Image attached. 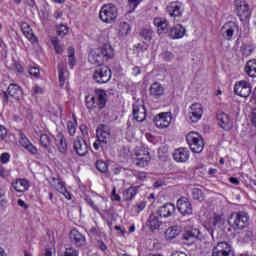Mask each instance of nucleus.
I'll return each mask as SVG.
<instances>
[{
  "instance_id": "f257e3e1",
  "label": "nucleus",
  "mask_w": 256,
  "mask_h": 256,
  "mask_svg": "<svg viewBox=\"0 0 256 256\" xmlns=\"http://www.w3.org/2000/svg\"><path fill=\"white\" fill-rule=\"evenodd\" d=\"M111 57H113V47L105 44L103 47L92 50L88 56V61L92 65H103Z\"/></svg>"
},
{
  "instance_id": "f03ea898",
  "label": "nucleus",
  "mask_w": 256,
  "mask_h": 256,
  "mask_svg": "<svg viewBox=\"0 0 256 256\" xmlns=\"http://www.w3.org/2000/svg\"><path fill=\"white\" fill-rule=\"evenodd\" d=\"M105 105H107V93L105 90H96L93 95L86 97V107L90 111L104 109Z\"/></svg>"
},
{
  "instance_id": "7ed1b4c3",
  "label": "nucleus",
  "mask_w": 256,
  "mask_h": 256,
  "mask_svg": "<svg viewBox=\"0 0 256 256\" xmlns=\"http://www.w3.org/2000/svg\"><path fill=\"white\" fill-rule=\"evenodd\" d=\"M229 225L235 231H242L249 225V214L245 211L233 212L230 216Z\"/></svg>"
},
{
  "instance_id": "20e7f679",
  "label": "nucleus",
  "mask_w": 256,
  "mask_h": 256,
  "mask_svg": "<svg viewBox=\"0 0 256 256\" xmlns=\"http://www.w3.org/2000/svg\"><path fill=\"white\" fill-rule=\"evenodd\" d=\"M119 15V10H117V6L113 4H104L99 12V18L103 21V23H115L117 21V17Z\"/></svg>"
},
{
  "instance_id": "39448f33",
  "label": "nucleus",
  "mask_w": 256,
  "mask_h": 256,
  "mask_svg": "<svg viewBox=\"0 0 256 256\" xmlns=\"http://www.w3.org/2000/svg\"><path fill=\"white\" fill-rule=\"evenodd\" d=\"M186 141L192 151V153H201L205 149V142L203 137L197 132H190L186 135Z\"/></svg>"
},
{
  "instance_id": "423d86ee",
  "label": "nucleus",
  "mask_w": 256,
  "mask_h": 256,
  "mask_svg": "<svg viewBox=\"0 0 256 256\" xmlns=\"http://www.w3.org/2000/svg\"><path fill=\"white\" fill-rule=\"evenodd\" d=\"M234 7L240 21H249L251 17V10L249 9V3L245 0H234Z\"/></svg>"
},
{
  "instance_id": "0eeeda50",
  "label": "nucleus",
  "mask_w": 256,
  "mask_h": 256,
  "mask_svg": "<svg viewBox=\"0 0 256 256\" xmlns=\"http://www.w3.org/2000/svg\"><path fill=\"white\" fill-rule=\"evenodd\" d=\"M93 79L100 85L109 83L111 81V69L107 66H98L93 73Z\"/></svg>"
},
{
  "instance_id": "6e6552de",
  "label": "nucleus",
  "mask_w": 256,
  "mask_h": 256,
  "mask_svg": "<svg viewBox=\"0 0 256 256\" xmlns=\"http://www.w3.org/2000/svg\"><path fill=\"white\" fill-rule=\"evenodd\" d=\"M225 225V217L223 215L214 214L208 221L205 222V227L209 229L210 235H215V229H221Z\"/></svg>"
},
{
  "instance_id": "1a4fd4ad",
  "label": "nucleus",
  "mask_w": 256,
  "mask_h": 256,
  "mask_svg": "<svg viewBox=\"0 0 256 256\" xmlns=\"http://www.w3.org/2000/svg\"><path fill=\"white\" fill-rule=\"evenodd\" d=\"M172 119L171 112H162L154 117V123L157 129H167L171 125Z\"/></svg>"
},
{
  "instance_id": "9d476101",
  "label": "nucleus",
  "mask_w": 256,
  "mask_h": 256,
  "mask_svg": "<svg viewBox=\"0 0 256 256\" xmlns=\"http://www.w3.org/2000/svg\"><path fill=\"white\" fill-rule=\"evenodd\" d=\"M234 93L239 97H249V95H251V83L246 80L236 82L234 85Z\"/></svg>"
},
{
  "instance_id": "9b49d317",
  "label": "nucleus",
  "mask_w": 256,
  "mask_h": 256,
  "mask_svg": "<svg viewBox=\"0 0 256 256\" xmlns=\"http://www.w3.org/2000/svg\"><path fill=\"white\" fill-rule=\"evenodd\" d=\"M237 31H239V25L233 21L226 22L221 28L222 36L226 41H231Z\"/></svg>"
},
{
  "instance_id": "f8f14e48",
  "label": "nucleus",
  "mask_w": 256,
  "mask_h": 256,
  "mask_svg": "<svg viewBox=\"0 0 256 256\" xmlns=\"http://www.w3.org/2000/svg\"><path fill=\"white\" fill-rule=\"evenodd\" d=\"M188 117L191 123L201 121V117H203V106L199 103L192 104L188 110Z\"/></svg>"
},
{
  "instance_id": "ddd939ff",
  "label": "nucleus",
  "mask_w": 256,
  "mask_h": 256,
  "mask_svg": "<svg viewBox=\"0 0 256 256\" xmlns=\"http://www.w3.org/2000/svg\"><path fill=\"white\" fill-rule=\"evenodd\" d=\"M151 161V155L149 154V149L141 148L136 151V165L138 167H147Z\"/></svg>"
},
{
  "instance_id": "4468645a",
  "label": "nucleus",
  "mask_w": 256,
  "mask_h": 256,
  "mask_svg": "<svg viewBox=\"0 0 256 256\" xmlns=\"http://www.w3.org/2000/svg\"><path fill=\"white\" fill-rule=\"evenodd\" d=\"M190 156L191 152L185 147L177 148L172 153V157L176 163H187Z\"/></svg>"
},
{
  "instance_id": "2eb2a0df",
  "label": "nucleus",
  "mask_w": 256,
  "mask_h": 256,
  "mask_svg": "<svg viewBox=\"0 0 256 256\" xmlns=\"http://www.w3.org/2000/svg\"><path fill=\"white\" fill-rule=\"evenodd\" d=\"M177 209L181 215L189 216L193 214V205L189 199L182 197L177 201Z\"/></svg>"
},
{
  "instance_id": "dca6fc26",
  "label": "nucleus",
  "mask_w": 256,
  "mask_h": 256,
  "mask_svg": "<svg viewBox=\"0 0 256 256\" xmlns=\"http://www.w3.org/2000/svg\"><path fill=\"white\" fill-rule=\"evenodd\" d=\"M96 137L99 143L107 145L111 141V130L105 125H100L96 130Z\"/></svg>"
},
{
  "instance_id": "f3484780",
  "label": "nucleus",
  "mask_w": 256,
  "mask_h": 256,
  "mask_svg": "<svg viewBox=\"0 0 256 256\" xmlns=\"http://www.w3.org/2000/svg\"><path fill=\"white\" fill-rule=\"evenodd\" d=\"M231 255V245L227 242H218L212 249V256H229Z\"/></svg>"
},
{
  "instance_id": "a211bd4d",
  "label": "nucleus",
  "mask_w": 256,
  "mask_h": 256,
  "mask_svg": "<svg viewBox=\"0 0 256 256\" xmlns=\"http://www.w3.org/2000/svg\"><path fill=\"white\" fill-rule=\"evenodd\" d=\"M74 151L80 157H85L89 153V145H87V142L83 138L77 137L74 141Z\"/></svg>"
},
{
  "instance_id": "6ab92c4d",
  "label": "nucleus",
  "mask_w": 256,
  "mask_h": 256,
  "mask_svg": "<svg viewBox=\"0 0 256 256\" xmlns=\"http://www.w3.org/2000/svg\"><path fill=\"white\" fill-rule=\"evenodd\" d=\"M162 226L163 221H161V216H158L157 214H150L146 222V227H148V229L153 232L159 231Z\"/></svg>"
},
{
  "instance_id": "aec40b11",
  "label": "nucleus",
  "mask_w": 256,
  "mask_h": 256,
  "mask_svg": "<svg viewBox=\"0 0 256 256\" xmlns=\"http://www.w3.org/2000/svg\"><path fill=\"white\" fill-rule=\"evenodd\" d=\"M140 37L143 39L144 44H138L137 49L139 51H147V49H149V43H151L153 39V31L144 29L140 32Z\"/></svg>"
},
{
  "instance_id": "412c9836",
  "label": "nucleus",
  "mask_w": 256,
  "mask_h": 256,
  "mask_svg": "<svg viewBox=\"0 0 256 256\" xmlns=\"http://www.w3.org/2000/svg\"><path fill=\"white\" fill-rule=\"evenodd\" d=\"M217 119L218 125H220L224 131H231V129H233V120L229 119V115L220 112L217 115Z\"/></svg>"
},
{
  "instance_id": "4be33fe9",
  "label": "nucleus",
  "mask_w": 256,
  "mask_h": 256,
  "mask_svg": "<svg viewBox=\"0 0 256 256\" xmlns=\"http://www.w3.org/2000/svg\"><path fill=\"white\" fill-rule=\"evenodd\" d=\"M29 181L27 179L19 178L12 182V188L16 193H25V191H29Z\"/></svg>"
},
{
  "instance_id": "5701e85b",
  "label": "nucleus",
  "mask_w": 256,
  "mask_h": 256,
  "mask_svg": "<svg viewBox=\"0 0 256 256\" xmlns=\"http://www.w3.org/2000/svg\"><path fill=\"white\" fill-rule=\"evenodd\" d=\"M133 115L136 121H138L139 123H143V121L147 117V110L145 109V106L138 103L134 104Z\"/></svg>"
},
{
  "instance_id": "b1692460",
  "label": "nucleus",
  "mask_w": 256,
  "mask_h": 256,
  "mask_svg": "<svg viewBox=\"0 0 256 256\" xmlns=\"http://www.w3.org/2000/svg\"><path fill=\"white\" fill-rule=\"evenodd\" d=\"M69 237L77 247H85L87 239L77 229L71 230Z\"/></svg>"
},
{
  "instance_id": "393cba45",
  "label": "nucleus",
  "mask_w": 256,
  "mask_h": 256,
  "mask_svg": "<svg viewBox=\"0 0 256 256\" xmlns=\"http://www.w3.org/2000/svg\"><path fill=\"white\" fill-rule=\"evenodd\" d=\"M22 33L32 43V45H37L39 43V40L37 39V36L33 34V29H31V26L27 23H22L21 25Z\"/></svg>"
},
{
  "instance_id": "a878e982",
  "label": "nucleus",
  "mask_w": 256,
  "mask_h": 256,
  "mask_svg": "<svg viewBox=\"0 0 256 256\" xmlns=\"http://www.w3.org/2000/svg\"><path fill=\"white\" fill-rule=\"evenodd\" d=\"M20 145H22V147L26 149V151L31 153V155H37L39 153L37 147H35V145L31 143V141L29 140V138H27V136H25V134L20 135Z\"/></svg>"
},
{
  "instance_id": "bb28decb",
  "label": "nucleus",
  "mask_w": 256,
  "mask_h": 256,
  "mask_svg": "<svg viewBox=\"0 0 256 256\" xmlns=\"http://www.w3.org/2000/svg\"><path fill=\"white\" fill-rule=\"evenodd\" d=\"M187 30H185V27L181 24H176L169 30V37L171 39H183L185 37V33Z\"/></svg>"
},
{
  "instance_id": "cd10ccee",
  "label": "nucleus",
  "mask_w": 256,
  "mask_h": 256,
  "mask_svg": "<svg viewBox=\"0 0 256 256\" xmlns=\"http://www.w3.org/2000/svg\"><path fill=\"white\" fill-rule=\"evenodd\" d=\"M170 17H181L183 15V4L181 2H172L167 7Z\"/></svg>"
},
{
  "instance_id": "c85d7f7f",
  "label": "nucleus",
  "mask_w": 256,
  "mask_h": 256,
  "mask_svg": "<svg viewBox=\"0 0 256 256\" xmlns=\"http://www.w3.org/2000/svg\"><path fill=\"white\" fill-rule=\"evenodd\" d=\"M175 213V205L172 203H167L164 206L160 207L158 210V215L160 218L167 219V217H171Z\"/></svg>"
},
{
  "instance_id": "c756f323",
  "label": "nucleus",
  "mask_w": 256,
  "mask_h": 256,
  "mask_svg": "<svg viewBox=\"0 0 256 256\" xmlns=\"http://www.w3.org/2000/svg\"><path fill=\"white\" fill-rule=\"evenodd\" d=\"M164 235L167 241H173V239H177L181 235V228L179 226H170L166 229Z\"/></svg>"
},
{
  "instance_id": "7c9ffc66",
  "label": "nucleus",
  "mask_w": 256,
  "mask_h": 256,
  "mask_svg": "<svg viewBox=\"0 0 256 256\" xmlns=\"http://www.w3.org/2000/svg\"><path fill=\"white\" fill-rule=\"evenodd\" d=\"M164 93L165 88L163 87V85H161V83L155 82L150 86V95L152 97H155L157 99L159 97H163Z\"/></svg>"
},
{
  "instance_id": "2f4dec72",
  "label": "nucleus",
  "mask_w": 256,
  "mask_h": 256,
  "mask_svg": "<svg viewBox=\"0 0 256 256\" xmlns=\"http://www.w3.org/2000/svg\"><path fill=\"white\" fill-rule=\"evenodd\" d=\"M8 95L13 97V99H21L23 96V89L17 84H10L8 86Z\"/></svg>"
},
{
  "instance_id": "473e14b6",
  "label": "nucleus",
  "mask_w": 256,
  "mask_h": 256,
  "mask_svg": "<svg viewBox=\"0 0 256 256\" xmlns=\"http://www.w3.org/2000/svg\"><path fill=\"white\" fill-rule=\"evenodd\" d=\"M55 145L62 154L67 153V141L65 140V136L59 133L55 138Z\"/></svg>"
},
{
  "instance_id": "72a5a7b5",
  "label": "nucleus",
  "mask_w": 256,
  "mask_h": 256,
  "mask_svg": "<svg viewBox=\"0 0 256 256\" xmlns=\"http://www.w3.org/2000/svg\"><path fill=\"white\" fill-rule=\"evenodd\" d=\"M154 25L155 27H157L159 35H161V33H165V31H167V28L169 27V22H167L164 18H155Z\"/></svg>"
},
{
  "instance_id": "f704fd0d",
  "label": "nucleus",
  "mask_w": 256,
  "mask_h": 256,
  "mask_svg": "<svg viewBox=\"0 0 256 256\" xmlns=\"http://www.w3.org/2000/svg\"><path fill=\"white\" fill-rule=\"evenodd\" d=\"M200 234L201 232L197 228L187 229L183 234V239L184 241H193V239H197Z\"/></svg>"
},
{
  "instance_id": "c9c22d12",
  "label": "nucleus",
  "mask_w": 256,
  "mask_h": 256,
  "mask_svg": "<svg viewBox=\"0 0 256 256\" xmlns=\"http://www.w3.org/2000/svg\"><path fill=\"white\" fill-rule=\"evenodd\" d=\"M40 145L48 153H53V150H51V137L48 134H42L40 136Z\"/></svg>"
},
{
  "instance_id": "e433bc0d",
  "label": "nucleus",
  "mask_w": 256,
  "mask_h": 256,
  "mask_svg": "<svg viewBox=\"0 0 256 256\" xmlns=\"http://www.w3.org/2000/svg\"><path fill=\"white\" fill-rule=\"evenodd\" d=\"M131 32V25L127 22H121L118 26V33L120 37H127Z\"/></svg>"
},
{
  "instance_id": "4c0bfd02",
  "label": "nucleus",
  "mask_w": 256,
  "mask_h": 256,
  "mask_svg": "<svg viewBox=\"0 0 256 256\" xmlns=\"http://www.w3.org/2000/svg\"><path fill=\"white\" fill-rule=\"evenodd\" d=\"M58 73L60 86L63 87V85H65L67 79L69 78V72H67V70L63 66L59 65Z\"/></svg>"
},
{
  "instance_id": "58836bf2",
  "label": "nucleus",
  "mask_w": 256,
  "mask_h": 256,
  "mask_svg": "<svg viewBox=\"0 0 256 256\" xmlns=\"http://www.w3.org/2000/svg\"><path fill=\"white\" fill-rule=\"evenodd\" d=\"M245 72L249 77H256V60H249L247 62Z\"/></svg>"
},
{
  "instance_id": "ea45409f",
  "label": "nucleus",
  "mask_w": 256,
  "mask_h": 256,
  "mask_svg": "<svg viewBox=\"0 0 256 256\" xmlns=\"http://www.w3.org/2000/svg\"><path fill=\"white\" fill-rule=\"evenodd\" d=\"M135 195H137V187H130L123 192V199L125 201H131L135 199Z\"/></svg>"
},
{
  "instance_id": "a19ab883",
  "label": "nucleus",
  "mask_w": 256,
  "mask_h": 256,
  "mask_svg": "<svg viewBox=\"0 0 256 256\" xmlns=\"http://www.w3.org/2000/svg\"><path fill=\"white\" fill-rule=\"evenodd\" d=\"M51 186L58 191V193H64L65 192V184L63 181L57 178H53L51 182Z\"/></svg>"
},
{
  "instance_id": "79ce46f5",
  "label": "nucleus",
  "mask_w": 256,
  "mask_h": 256,
  "mask_svg": "<svg viewBox=\"0 0 256 256\" xmlns=\"http://www.w3.org/2000/svg\"><path fill=\"white\" fill-rule=\"evenodd\" d=\"M67 129L69 135H75L77 131V119L73 118L67 122Z\"/></svg>"
},
{
  "instance_id": "37998d69",
  "label": "nucleus",
  "mask_w": 256,
  "mask_h": 256,
  "mask_svg": "<svg viewBox=\"0 0 256 256\" xmlns=\"http://www.w3.org/2000/svg\"><path fill=\"white\" fill-rule=\"evenodd\" d=\"M77 61L75 60V49L69 48L68 49V64L70 66V69H73L75 67Z\"/></svg>"
},
{
  "instance_id": "c03bdc74",
  "label": "nucleus",
  "mask_w": 256,
  "mask_h": 256,
  "mask_svg": "<svg viewBox=\"0 0 256 256\" xmlns=\"http://www.w3.org/2000/svg\"><path fill=\"white\" fill-rule=\"evenodd\" d=\"M192 197L196 201H203L205 199V194H203V191L199 188H193L192 189Z\"/></svg>"
},
{
  "instance_id": "a18cd8bd",
  "label": "nucleus",
  "mask_w": 256,
  "mask_h": 256,
  "mask_svg": "<svg viewBox=\"0 0 256 256\" xmlns=\"http://www.w3.org/2000/svg\"><path fill=\"white\" fill-rule=\"evenodd\" d=\"M51 43H52L56 53H58V55H61V53H63V46H61V44H59V39L57 37H54L51 39Z\"/></svg>"
},
{
  "instance_id": "49530a36",
  "label": "nucleus",
  "mask_w": 256,
  "mask_h": 256,
  "mask_svg": "<svg viewBox=\"0 0 256 256\" xmlns=\"http://www.w3.org/2000/svg\"><path fill=\"white\" fill-rule=\"evenodd\" d=\"M96 168L98 169V171H100V173H107V171H109V166L106 164L105 161L102 160H98L96 162Z\"/></svg>"
},
{
  "instance_id": "de8ad7c7",
  "label": "nucleus",
  "mask_w": 256,
  "mask_h": 256,
  "mask_svg": "<svg viewBox=\"0 0 256 256\" xmlns=\"http://www.w3.org/2000/svg\"><path fill=\"white\" fill-rule=\"evenodd\" d=\"M255 239H256L255 232H253V230L251 229L247 230L244 236V241H246V243H249V241H255Z\"/></svg>"
},
{
  "instance_id": "09e8293b",
  "label": "nucleus",
  "mask_w": 256,
  "mask_h": 256,
  "mask_svg": "<svg viewBox=\"0 0 256 256\" xmlns=\"http://www.w3.org/2000/svg\"><path fill=\"white\" fill-rule=\"evenodd\" d=\"M242 54L244 57H249L253 53V47L251 45L244 44L241 47Z\"/></svg>"
},
{
  "instance_id": "8fccbe9b",
  "label": "nucleus",
  "mask_w": 256,
  "mask_h": 256,
  "mask_svg": "<svg viewBox=\"0 0 256 256\" xmlns=\"http://www.w3.org/2000/svg\"><path fill=\"white\" fill-rule=\"evenodd\" d=\"M141 1H143V0H128L129 7H130L129 13H133V11H135V9H137V7L141 3Z\"/></svg>"
},
{
  "instance_id": "3c124183",
  "label": "nucleus",
  "mask_w": 256,
  "mask_h": 256,
  "mask_svg": "<svg viewBox=\"0 0 256 256\" xmlns=\"http://www.w3.org/2000/svg\"><path fill=\"white\" fill-rule=\"evenodd\" d=\"M57 33H58L59 37H65V35H67V33H69V28L66 25H61L58 27Z\"/></svg>"
},
{
  "instance_id": "603ef678",
  "label": "nucleus",
  "mask_w": 256,
  "mask_h": 256,
  "mask_svg": "<svg viewBox=\"0 0 256 256\" xmlns=\"http://www.w3.org/2000/svg\"><path fill=\"white\" fill-rule=\"evenodd\" d=\"M29 74L32 75V77H35V79H39V76L41 75L39 67H31L29 69Z\"/></svg>"
},
{
  "instance_id": "864d4df0",
  "label": "nucleus",
  "mask_w": 256,
  "mask_h": 256,
  "mask_svg": "<svg viewBox=\"0 0 256 256\" xmlns=\"http://www.w3.org/2000/svg\"><path fill=\"white\" fill-rule=\"evenodd\" d=\"M136 212L141 213V211H144L145 207H147V202L140 201L135 206Z\"/></svg>"
},
{
  "instance_id": "5fc2aeb1",
  "label": "nucleus",
  "mask_w": 256,
  "mask_h": 256,
  "mask_svg": "<svg viewBox=\"0 0 256 256\" xmlns=\"http://www.w3.org/2000/svg\"><path fill=\"white\" fill-rule=\"evenodd\" d=\"M162 58H164L165 61H173L175 59V55L169 51H166L162 53Z\"/></svg>"
},
{
  "instance_id": "6e6d98bb",
  "label": "nucleus",
  "mask_w": 256,
  "mask_h": 256,
  "mask_svg": "<svg viewBox=\"0 0 256 256\" xmlns=\"http://www.w3.org/2000/svg\"><path fill=\"white\" fill-rule=\"evenodd\" d=\"M8 131L7 128L0 124V139L1 141H4V139L7 137Z\"/></svg>"
},
{
  "instance_id": "4d7b16f0",
  "label": "nucleus",
  "mask_w": 256,
  "mask_h": 256,
  "mask_svg": "<svg viewBox=\"0 0 256 256\" xmlns=\"http://www.w3.org/2000/svg\"><path fill=\"white\" fill-rule=\"evenodd\" d=\"M10 159H11V155L9 153H3L0 156L1 163H9Z\"/></svg>"
},
{
  "instance_id": "13d9d810",
  "label": "nucleus",
  "mask_w": 256,
  "mask_h": 256,
  "mask_svg": "<svg viewBox=\"0 0 256 256\" xmlns=\"http://www.w3.org/2000/svg\"><path fill=\"white\" fill-rule=\"evenodd\" d=\"M86 203L89 205L94 211H99V208L97 205H95V202L91 198H86Z\"/></svg>"
},
{
  "instance_id": "bf43d9fd",
  "label": "nucleus",
  "mask_w": 256,
  "mask_h": 256,
  "mask_svg": "<svg viewBox=\"0 0 256 256\" xmlns=\"http://www.w3.org/2000/svg\"><path fill=\"white\" fill-rule=\"evenodd\" d=\"M33 91V95H41V93H43V88H41V86L35 85L32 88Z\"/></svg>"
},
{
  "instance_id": "052dcab7",
  "label": "nucleus",
  "mask_w": 256,
  "mask_h": 256,
  "mask_svg": "<svg viewBox=\"0 0 256 256\" xmlns=\"http://www.w3.org/2000/svg\"><path fill=\"white\" fill-rule=\"evenodd\" d=\"M4 203H7V200L5 199V190L0 189V206Z\"/></svg>"
},
{
  "instance_id": "680f3d73",
  "label": "nucleus",
  "mask_w": 256,
  "mask_h": 256,
  "mask_svg": "<svg viewBox=\"0 0 256 256\" xmlns=\"http://www.w3.org/2000/svg\"><path fill=\"white\" fill-rule=\"evenodd\" d=\"M0 175L4 179H7V177H9V172L5 168H2V169H0Z\"/></svg>"
},
{
  "instance_id": "e2e57ef3",
  "label": "nucleus",
  "mask_w": 256,
  "mask_h": 256,
  "mask_svg": "<svg viewBox=\"0 0 256 256\" xmlns=\"http://www.w3.org/2000/svg\"><path fill=\"white\" fill-rule=\"evenodd\" d=\"M112 201H121V196L115 193V189L112 191Z\"/></svg>"
},
{
  "instance_id": "0e129e2a",
  "label": "nucleus",
  "mask_w": 256,
  "mask_h": 256,
  "mask_svg": "<svg viewBox=\"0 0 256 256\" xmlns=\"http://www.w3.org/2000/svg\"><path fill=\"white\" fill-rule=\"evenodd\" d=\"M139 73H141V68H139L137 66L132 68V74L133 75L137 76V75H139Z\"/></svg>"
},
{
  "instance_id": "69168bd1",
  "label": "nucleus",
  "mask_w": 256,
  "mask_h": 256,
  "mask_svg": "<svg viewBox=\"0 0 256 256\" xmlns=\"http://www.w3.org/2000/svg\"><path fill=\"white\" fill-rule=\"evenodd\" d=\"M44 256H53V248H46Z\"/></svg>"
},
{
  "instance_id": "338daca9",
  "label": "nucleus",
  "mask_w": 256,
  "mask_h": 256,
  "mask_svg": "<svg viewBox=\"0 0 256 256\" xmlns=\"http://www.w3.org/2000/svg\"><path fill=\"white\" fill-rule=\"evenodd\" d=\"M230 183H232V185H239V179L235 178V177H231L229 179Z\"/></svg>"
},
{
  "instance_id": "774afa93",
  "label": "nucleus",
  "mask_w": 256,
  "mask_h": 256,
  "mask_svg": "<svg viewBox=\"0 0 256 256\" xmlns=\"http://www.w3.org/2000/svg\"><path fill=\"white\" fill-rule=\"evenodd\" d=\"M171 256H187L185 252H173Z\"/></svg>"
}]
</instances>
